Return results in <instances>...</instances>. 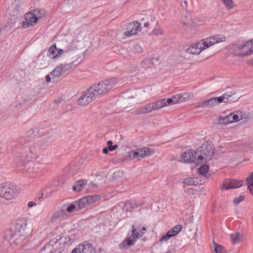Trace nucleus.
<instances>
[{"label": "nucleus", "mask_w": 253, "mask_h": 253, "mask_svg": "<svg viewBox=\"0 0 253 253\" xmlns=\"http://www.w3.org/2000/svg\"><path fill=\"white\" fill-rule=\"evenodd\" d=\"M115 80H106L90 86V89L96 97L105 94L115 84Z\"/></svg>", "instance_id": "1"}, {"label": "nucleus", "mask_w": 253, "mask_h": 253, "mask_svg": "<svg viewBox=\"0 0 253 253\" xmlns=\"http://www.w3.org/2000/svg\"><path fill=\"white\" fill-rule=\"evenodd\" d=\"M198 152V159L200 162H207L211 159L214 153L213 145L209 142L204 143Z\"/></svg>", "instance_id": "2"}, {"label": "nucleus", "mask_w": 253, "mask_h": 253, "mask_svg": "<svg viewBox=\"0 0 253 253\" xmlns=\"http://www.w3.org/2000/svg\"><path fill=\"white\" fill-rule=\"evenodd\" d=\"M166 106V102L165 99H162L157 100L142 106L136 109L134 112V114H143L150 113L152 111L160 109Z\"/></svg>", "instance_id": "3"}, {"label": "nucleus", "mask_w": 253, "mask_h": 253, "mask_svg": "<svg viewBox=\"0 0 253 253\" xmlns=\"http://www.w3.org/2000/svg\"><path fill=\"white\" fill-rule=\"evenodd\" d=\"M137 228L134 225L132 226L131 236L126 238L119 244V248L121 250H126L133 246L137 239L143 236L144 232H137Z\"/></svg>", "instance_id": "4"}, {"label": "nucleus", "mask_w": 253, "mask_h": 253, "mask_svg": "<svg viewBox=\"0 0 253 253\" xmlns=\"http://www.w3.org/2000/svg\"><path fill=\"white\" fill-rule=\"evenodd\" d=\"M16 196V189L14 187L8 183L0 184V197L7 201L13 199Z\"/></svg>", "instance_id": "5"}, {"label": "nucleus", "mask_w": 253, "mask_h": 253, "mask_svg": "<svg viewBox=\"0 0 253 253\" xmlns=\"http://www.w3.org/2000/svg\"><path fill=\"white\" fill-rule=\"evenodd\" d=\"M100 199L99 195L87 196L75 202L77 206V211H79L88 207L91 204Z\"/></svg>", "instance_id": "6"}, {"label": "nucleus", "mask_w": 253, "mask_h": 253, "mask_svg": "<svg viewBox=\"0 0 253 253\" xmlns=\"http://www.w3.org/2000/svg\"><path fill=\"white\" fill-rule=\"evenodd\" d=\"M71 253H96V250L92 243L85 241L77 246Z\"/></svg>", "instance_id": "7"}, {"label": "nucleus", "mask_w": 253, "mask_h": 253, "mask_svg": "<svg viewBox=\"0 0 253 253\" xmlns=\"http://www.w3.org/2000/svg\"><path fill=\"white\" fill-rule=\"evenodd\" d=\"M69 214L65 210L60 209L51 215L48 220V225L57 224L61 220L67 218Z\"/></svg>", "instance_id": "8"}, {"label": "nucleus", "mask_w": 253, "mask_h": 253, "mask_svg": "<svg viewBox=\"0 0 253 253\" xmlns=\"http://www.w3.org/2000/svg\"><path fill=\"white\" fill-rule=\"evenodd\" d=\"M96 97L90 89V87L84 91L78 100V104L81 106L87 105L94 100Z\"/></svg>", "instance_id": "9"}, {"label": "nucleus", "mask_w": 253, "mask_h": 253, "mask_svg": "<svg viewBox=\"0 0 253 253\" xmlns=\"http://www.w3.org/2000/svg\"><path fill=\"white\" fill-rule=\"evenodd\" d=\"M14 229L19 234L27 238L31 234L32 230L26 221H19L15 225Z\"/></svg>", "instance_id": "10"}, {"label": "nucleus", "mask_w": 253, "mask_h": 253, "mask_svg": "<svg viewBox=\"0 0 253 253\" xmlns=\"http://www.w3.org/2000/svg\"><path fill=\"white\" fill-rule=\"evenodd\" d=\"M6 237L9 239L10 244H14L15 245H20L26 239L24 236L18 233L14 229V231H10L6 235Z\"/></svg>", "instance_id": "11"}, {"label": "nucleus", "mask_w": 253, "mask_h": 253, "mask_svg": "<svg viewBox=\"0 0 253 253\" xmlns=\"http://www.w3.org/2000/svg\"><path fill=\"white\" fill-rule=\"evenodd\" d=\"M198 152L192 150H190L182 153L181 158L184 163H200L198 159Z\"/></svg>", "instance_id": "12"}, {"label": "nucleus", "mask_w": 253, "mask_h": 253, "mask_svg": "<svg viewBox=\"0 0 253 253\" xmlns=\"http://www.w3.org/2000/svg\"><path fill=\"white\" fill-rule=\"evenodd\" d=\"M229 124L237 122L241 120L248 119V115L240 111H235L226 116Z\"/></svg>", "instance_id": "13"}, {"label": "nucleus", "mask_w": 253, "mask_h": 253, "mask_svg": "<svg viewBox=\"0 0 253 253\" xmlns=\"http://www.w3.org/2000/svg\"><path fill=\"white\" fill-rule=\"evenodd\" d=\"M141 29L140 24L135 21L128 24L126 31L125 33L126 38H128L131 36L135 35Z\"/></svg>", "instance_id": "14"}, {"label": "nucleus", "mask_w": 253, "mask_h": 253, "mask_svg": "<svg viewBox=\"0 0 253 253\" xmlns=\"http://www.w3.org/2000/svg\"><path fill=\"white\" fill-rule=\"evenodd\" d=\"M24 19L25 21H22L21 23V26L23 28L34 26L38 21L37 18L33 16L32 12L26 13L24 16Z\"/></svg>", "instance_id": "15"}, {"label": "nucleus", "mask_w": 253, "mask_h": 253, "mask_svg": "<svg viewBox=\"0 0 253 253\" xmlns=\"http://www.w3.org/2000/svg\"><path fill=\"white\" fill-rule=\"evenodd\" d=\"M208 48L206 41L203 42H198L191 45L187 50L188 53L191 54H198L203 50Z\"/></svg>", "instance_id": "16"}, {"label": "nucleus", "mask_w": 253, "mask_h": 253, "mask_svg": "<svg viewBox=\"0 0 253 253\" xmlns=\"http://www.w3.org/2000/svg\"><path fill=\"white\" fill-rule=\"evenodd\" d=\"M244 183L243 180H237L236 179H227L224 181L222 185V189L228 190L230 189L237 188L241 187Z\"/></svg>", "instance_id": "17"}, {"label": "nucleus", "mask_w": 253, "mask_h": 253, "mask_svg": "<svg viewBox=\"0 0 253 253\" xmlns=\"http://www.w3.org/2000/svg\"><path fill=\"white\" fill-rule=\"evenodd\" d=\"M225 103H231L237 101L240 97L239 93L235 90H227L223 94Z\"/></svg>", "instance_id": "18"}, {"label": "nucleus", "mask_w": 253, "mask_h": 253, "mask_svg": "<svg viewBox=\"0 0 253 253\" xmlns=\"http://www.w3.org/2000/svg\"><path fill=\"white\" fill-rule=\"evenodd\" d=\"M182 229L181 225H176L171 229H170L165 235H164L160 239V241L163 242L167 241L170 238L177 235Z\"/></svg>", "instance_id": "19"}, {"label": "nucleus", "mask_w": 253, "mask_h": 253, "mask_svg": "<svg viewBox=\"0 0 253 253\" xmlns=\"http://www.w3.org/2000/svg\"><path fill=\"white\" fill-rule=\"evenodd\" d=\"M159 64L158 57H154L153 58H148L144 59L140 62L141 68L143 69H148L155 67Z\"/></svg>", "instance_id": "20"}, {"label": "nucleus", "mask_w": 253, "mask_h": 253, "mask_svg": "<svg viewBox=\"0 0 253 253\" xmlns=\"http://www.w3.org/2000/svg\"><path fill=\"white\" fill-rule=\"evenodd\" d=\"M13 11L14 13L13 15H15L16 16V17H14V22H12V24H14L16 22L17 20L18 19L19 16H17V14L19 13H21L22 12L23 10L25 7V5L23 2L21 1H15L13 3Z\"/></svg>", "instance_id": "21"}, {"label": "nucleus", "mask_w": 253, "mask_h": 253, "mask_svg": "<svg viewBox=\"0 0 253 253\" xmlns=\"http://www.w3.org/2000/svg\"><path fill=\"white\" fill-rule=\"evenodd\" d=\"M132 151L133 157L135 159L143 158L151 154L150 150L148 148L137 149L135 151L132 150Z\"/></svg>", "instance_id": "22"}, {"label": "nucleus", "mask_w": 253, "mask_h": 253, "mask_svg": "<svg viewBox=\"0 0 253 253\" xmlns=\"http://www.w3.org/2000/svg\"><path fill=\"white\" fill-rule=\"evenodd\" d=\"M225 39L226 38L224 36L222 35H218L208 38L206 40V42L209 47L215 43L219 42H223L225 41Z\"/></svg>", "instance_id": "23"}, {"label": "nucleus", "mask_w": 253, "mask_h": 253, "mask_svg": "<svg viewBox=\"0 0 253 253\" xmlns=\"http://www.w3.org/2000/svg\"><path fill=\"white\" fill-rule=\"evenodd\" d=\"M253 53V47L251 41L242 44L241 56L249 55Z\"/></svg>", "instance_id": "24"}, {"label": "nucleus", "mask_w": 253, "mask_h": 253, "mask_svg": "<svg viewBox=\"0 0 253 253\" xmlns=\"http://www.w3.org/2000/svg\"><path fill=\"white\" fill-rule=\"evenodd\" d=\"M39 164L33 162H30L24 165V169L29 172H37L40 169Z\"/></svg>", "instance_id": "25"}, {"label": "nucleus", "mask_w": 253, "mask_h": 253, "mask_svg": "<svg viewBox=\"0 0 253 253\" xmlns=\"http://www.w3.org/2000/svg\"><path fill=\"white\" fill-rule=\"evenodd\" d=\"M75 58H76V60L73 61L69 64H61L59 65L62 70V72L63 74L66 72L71 70L72 68L73 65L76 66L80 64V62L77 63V60L78 58L77 57H75Z\"/></svg>", "instance_id": "26"}, {"label": "nucleus", "mask_w": 253, "mask_h": 253, "mask_svg": "<svg viewBox=\"0 0 253 253\" xmlns=\"http://www.w3.org/2000/svg\"><path fill=\"white\" fill-rule=\"evenodd\" d=\"M86 180H80L76 181L73 186V190L77 192L81 191L86 185Z\"/></svg>", "instance_id": "27"}, {"label": "nucleus", "mask_w": 253, "mask_h": 253, "mask_svg": "<svg viewBox=\"0 0 253 253\" xmlns=\"http://www.w3.org/2000/svg\"><path fill=\"white\" fill-rule=\"evenodd\" d=\"M242 44L235 43L230 46V51L235 56H241Z\"/></svg>", "instance_id": "28"}, {"label": "nucleus", "mask_w": 253, "mask_h": 253, "mask_svg": "<svg viewBox=\"0 0 253 253\" xmlns=\"http://www.w3.org/2000/svg\"><path fill=\"white\" fill-rule=\"evenodd\" d=\"M62 69L60 66H57L50 73V76L52 77V82H54L56 78H59L63 74L62 72Z\"/></svg>", "instance_id": "29"}, {"label": "nucleus", "mask_w": 253, "mask_h": 253, "mask_svg": "<svg viewBox=\"0 0 253 253\" xmlns=\"http://www.w3.org/2000/svg\"><path fill=\"white\" fill-rule=\"evenodd\" d=\"M246 184L250 193L253 196V171L246 178Z\"/></svg>", "instance_id": "30"}, {"label": "nucleus", "mask_w": 253, "mask_h": 253, "mask_svg": "<svg viewBox=\"0 0 253 253\" xmlns=\"http://www.w3.org/2000/svg\"><path fill=\"white\" fill-rule=\"evenodd\" d=\"M177 103H182L190 99V95L187 92H183L175 95Z\"/></svg>", "instance_id": "31"}, {"label": "nucleus", "mask_w": 253, "mask_h": 253, "mask_svg": "<svg viewBox=\"0 0 253 253\" xmlns=\"http://www.w3.org/2000/svg\"><path fill=\"white\" fill-rule=\"evenodd\" d=\"M232 242L234 244L239 243L243 238L242 234L239 232L232 234L230 236Z\"/></svg>", "instance_id": "32"}, {"label": "nucleus", "mask_w": 253, "mask_h": 253, "mask_svg": "<svg viewBox=\"0 0 253 253\" xmlns=\"http://www.w3.org/2000/svg\"><path fill=\"white\" fill-rule=\"evenodd\" d=\"M39 66L41 69L45 68L49 64V58L48 57L42 56L39 57Z\"/></svg>", "instance_id": "33"}, {"label": "nucleus", "mask_w": 253, "mask_h": 253, "mask_svg": "<svg viewBox=\"0 0 253 253\" xmlns=\"http://www.w3.org/2000/svg\"><path fill=\"white\" fill-rule=\"evenodd\" d=\"M31 12H32L33 16H35L36 18H37V20H39L45 16V11L39 9H35Z\"/></svg>", "instance_id": "34"}, {"label": "nucleus", "mask_w": 253, "mask_h": 253, "mask_svg": "<svg viewBox=\"0 0 253 253\" xmlns=\"http://www.w3.org/2000/svg\"><path fill=\"white\" fill-rule=\"evenodd\" d=\"M214 253H226V251L224 247L213 241Z\"/></svg>", "instance_id": "35"}, {"label": "nucleus", "mask_w": 253, "mask_h": 253, "mask_svg": "<svg viewBox=\"0 0 253 253\" xmlns=\"http://www.w3.org/2000/svg\"><path fill=\"white\" fill-rule=\"evenodd\" d=\"M113 178L114 180L117 181H122L124 180V172L123 171L118 170L113 173Z\"/></svg>", "instance_id": "36"}, {"label": "nucleus", "mask_w": 253, "mask_h": 253, "mask_svg": "<svg viewBox=\"0 0 253 253\" xmlns=\"http://www.w3.org/2000/svg\"><path fill=\"white\" fill-rule=\"evenodd\" d=\"M138 207V205L134 202H127L124 206V209H125L126 211H128Z\"/></svg>", "instance_id": "37"}, {"label": "nucleus", "mask_w": 253, "mask_h": 253, "mask_svg": "<svg viewBox=\"0 0 253 253\" xmlns=\"http://www.w3.org/2000/svg\"><path fill=\"white\" fill-rule=\"evenodd\" d=\"M57 50V47L56 46L55 44H54L52 46H51L47 51V57H48V58H51L52 59H55V58H53L54 55H55L56 53V50Z\"/></svg>", "instance_id": "38"}, {"label": "nucleus", "mask_w": 253, "mask_h": 253, "mask_svg": "<svg viewBox=\"0 0 253 253\" xmlns=\"http://www.w3.org/2000/svg\"><path fill=\"white\" fill-rule=\"evenodd\" d=\"M183 183L185 184L189 185H197L198 183V179L195 177H189L186 178Z\"/></svg>", "instance_id": "39"}, {"label": "nucleus", "mask_w": 253, "mask_h": 253, "mask_svg": "<svg viewBox=\"0 0 253 253\" xmlns=\"http://www.w3.org/2000/svg\"><path fill=\"white\" fill-rule=\"evenodd\" d=\"M57 51V53L55 55H54L53 58H59L62 56L68 54V49L64 48H57L56 50Z\"/></svg>", "instance_id": "40"}, {"label": "nucleus", "mask_w": 253, "mask_h": 253, "mask_svg": "<svg viewBox=\"0 0 253 253\" xmlns=\"http://www.w3.org/2000/svg\"><path fill=\"white\" fill-rule=\"evenodd\" d=\"M209 169V166L204 165L198 169V172L200 175H205L208 171Z\"/></svg>", "instance_id": "41"}, {"label": "nucleus", "mask_w": 253, "mask_h": 253, "mask_svg": "<svg viewBox=\"0 0 253 253\" xmlns=\"http://www.w3.org/2000/svg\"><path fill=\"white\" fill-rule=\"evenodd\" d=\"M39 129L37 127H34V128L30 129L27 132V135L29 136H39Z\"/></svg>", "instance_id": "42"}, {"label": "nucleus", "mask_w": 253, "mask_h": 253, "mask_svg": "<svg viewBox=\"0 0 253 253\" xmlns=\"http://www.w3.org/2000/svg\"><path fill=\"white\" fill-rule=\"evenodd\" d=\"M77 206L75 203V202H74L71 205H69L65 210V211H66L67 212L71 213L74 211L75 210L77 211Z\"/></svg>", "instance_id": "43"}, {"label": "nucleus", "mask_w": 253, "mask_h": 253, "mask_svg": "<svg viewBox=\"0 0 253 253\" xmlns=\"http://www.w3.org/2000/svg\"><path fill=\"white\" fill-rule=\"evenodd\" d=\"M208 100H203L196 104L195 108H209Z\"/></svg>", "instance_id": "44"}, {"label": "nucleus", "mask_w": 253, "mask_h": 253, "mask_svg": "<svg viewBox=\"0 0 253 253\" xmlns=\"http://www.w3.org/2000/svg\"><path fill=\"white\" fill-rule=\"evenodd\" d=\"M132 50L134 52L140 53L142 52L143 49L140 44L136 43L133 45Z\"/></svg>", "instance_id": "45"}, {"label": "nucleus", "mask_w": 253, "mask_h": 253, "mask_svg": "<svg viewBox=\"0 0 253 253\" xmlns=\"http://www.w3.org/2000/svg\"><path fill=\"white\" fill-rule=\"evenodd\" d=\"M76 48V46H75L74 42H71L69 45L64 47V49H68V54L71 53Z\"/></svg>", "instance_id": "46"}, {"label": "nucleus", "mask_w": 253, "mask_h": 253, "mask_svg": "<svg viewBox=\"0 0 253 253\" xmlns=\"http://www.w3.org/2000/svg\"><path fill=\"white\" fill-rule=\"evenodd\" d=\"M39 129V136L44 135L48 133V130L43 126H37Z\"/></svg>", "instance_id": "47"}, {"label": "nucleus", "mask_w": 253, "mask_h": 253, "mask_svg": "<svg viewBox=\"0 0 253 253\" xmlns=\"http://www.w3.org/2000/svg\"><path fill=\"white\" fill-rule=\"evenodd\" d=\"M228 121L227 119V117H220L218 119V124L221 125H226L227 124H229Z\"/></svg>", "instance_id": "48"}, {"label": "nucleus", "mask_w": 253, "mask_h": 253, "mask_svg": "<svg viewBox=\"0 0 253 253\" xmlns=\"http://www.w3.org/2000/svg\"><path fill=\"white\" fill-rule=\"evenodd\" d=\"M166 104L167 103L169 105L177 103L175 95H173L171 98H168L167 100H166Z\"/></svg>", "instance_id": "49"}, {"label": "nucleus", "mask_w": 253, "mask_h": 253, "mask_svg": "<svg viewBox=\"0 0 253 253\" xmlns=\"http://www.w3.org/2000/svg\"><path fill=\"white\" fill-rule=\"evenodd\" d=\"M228 9H231L233 7L232 0H222Z\"/></svg>", "instance_id": "50"}, {"label": "nucleus", "mask_w": 253, "mask_h": 253, "mask_svg": "<svg viewBox=\"0 0 253 253\" xmlns=\"http://www.w3.org/2000/svg\"><path fill=\"white\" fill-rule=\"evenodd\" d=\"M113 142L111 140H109L107 142V144L108 145V149L110 151H113L116 150L118 148L117 145H112Z\"/></svg>", "instance_id": "51"}, {"label": "nucleus", "mask_w": 253, "mask_h": 253, "mask_svg": "<svg viewBox=\"0 0 253 253\" xmlns=\"http://www.w3.org/2000/svg\"><path fill=\"white\" fill-rule=\"evenodd\" d=\"M134 159H135L134 158V157H133L132 151H131L128 153V154L126 156L124 157V161H130L133 160Z\"/></svg>", "instance_id": "52"}, {"label": "nucleus", "mask_w": 253, "mask_h": 253, "mask_svg": "<svg viewBox=\"0 0 253 253\" xmlns=\"http://www.w3.org/2000/svg\"><path fill=\"white\" fill-rule=\"evenodd\" d=\"M245 199V196L243 195H240L239 197L236 198L233 200V203L235 205H238L240 202L243 201Z\"/></svg>", "instance_id": "53"}, {"label": "nucleus", "mask_w": 253, "mask_h": 253, "mask_svg": "<svg viewBox=\"0 0 253 253\" xmlns=\"http://www.w3.org/2000/svg\"><path fill=\"white\" fill-rule=\"evenodd\" d=\"M209 108L216 106V103L214 97L208 99Z\"/></svg>", "instance_id": "54"}, {"label": "nucleus", "mask_w": 253, "mask_h": 253, "mask_svg": "<svg viewBox=\"0 0 253 253\" xmlns=\"http://www.w3.org/2000/svg\"><path fill=\"white\" fill-rule=\"evenodd\" d=\"M214 98L215 100L217 105L222 102L225 103L224 98L223 94L220 96L216 97Z\"/></svg>", "instance_id": "55"}, {"label": "nucleus", "mask_w": 253, "mask_h": 253, "mask_svg": "<svg viewBox=\"0 0 253 253\" xmlns=\"http://www.w3.org/2000/svg\"><path fill=\"white\" fill-rule=\"evenodd\" d=\"M134 226H135V228H136L137 229V232H144V233H145V231L146 230L145 227H142L141 228H141L139 226H136V225H134Z\"/></svg>", "instance_id": "56"}, {"label": "nucleus", "mask_w": 253, "mask_h": 253, "mask_svg": "<svg viewBox=\"0 0 253 253\" xmlns=\"http://www.w3.org/2000/svg\"><path fill=\"white\" fill-rule=\"evenodd\" d=\"M152 34L155 35H162L163 34V32L161 29H157L154 30Z\"/></svg>", "instance_id": "57"}, {"label": "nucleus", "mask_w": 253, "mask_h": 253, "mask_svg": "<svg viewBox=\"0 0 253 253\" xmlns=\"http://www.w3.org/2000/svg\"><path fill=\"white\" fill-rule=\"evenodd\" d=\"M181 6L184 8H187V2L186 0H180Z\"/></svg>", "instance_id": "58"}, {"label": "nucleus", "mask_w": 253, "mask_h": 253, "mask_svg": "<svg viewBox=\"0 0 253 253\" xmlns=\"http://www.w3.org/2000/svg\"><path fill=\"white\" fill-rule=\"evenodd\" d=\"M19 143H20L22 145H23L27 144V141L25 140V138L22 137L19 139Z\"/></svg>", "instance_id": "59"}, {"label": "nucleus", "mask_w": 253, "mask_h": 253, "mask_svg": "<svg viewBox=\"0 0 253 253\" xmlns=\"http://www.w3.org/2000/svg\"><path fill=\"white\" fill-rule=\"evenodd\" d=\"M47 248L44 247L43 249L40 251L39 253H53L50 252L49 250H47Z\"/></svg>", "instance_id": "60"}, {"label": "nucleus", "mask_w": 253, "mask_h": 253, "mask_svg": "<svg viewBox=\"0 0 253 253\" xmlns=\"http://www.w3.org/2000/svg\"><path fill=\"white\" fill-rule=\"evenodd\" d=\"M27 206L29 208H32L34 206H36V203L34 202L31 201L28 203Z\"/></svg>", "instance_id": "61"}, {"label": "nucleus", "mask_w": 253, "mask_h": 253, "mask_svg": "<svg viewBox=\"0 0 253 253\" xmlns=\"http://www.w3.org/2000/svg\"><path fill=\"white\" fill-rule=\"evenodd\" d=\"M50 75H48L47 76H45V81L47 82V83H49L51 80H52V77H50Z\"/></svg>", "instance_id": "62"}, {"label": "nucleus", "mask_w": 253, "mask_h": 253, "mask_svg": "<svg viewBox=\"0 0 253 253\" xmlns=\"http://www.w3.org/2000/svg\"><path fill=\"white\" fill-rule=\"evenodd\" d=\"M109 149H108V147H105L103 149L102 152L104 154H107L108 153V150Z\"/></svg>", "instance_id": "63"}, {"label": "nucleus", "mask_w": 253, "mask_h": 253, "mask_svg": "<svg viewBox=\"0 0 253 253\" xmlns=\"http://www.w3.org/2000/svg\"><path fill=\"white\" fill-rule=\"evenodd\" d=\"M149 25V22H145L144 23V25L143 26H144V27L148 28Z\"/></svg>", "instance_id": "64"}]
</instances>
